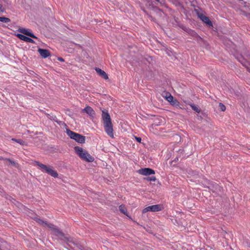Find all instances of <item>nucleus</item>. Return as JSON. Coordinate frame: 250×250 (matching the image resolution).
Wrapping results in <instances>:
<instances>
[{
	"label": "nucleus",
	"instance_id": "dca6fc26",
	"mask_svg": "<svg viewBox=\"0 0 250 250\" xmlns=\"http://www.w3.org/2000/svg\"><path fill=\"white\" fill-rule=\"evenodd\" d=\"M82 112L87 113L91 117H93L95 114L94 110L89 106H86L84 109L82 110Z\"/></svg>",
	"mask_w": 250,
	"mask_h": 250
},
{
	"label": "nucleus",
	"instance_id": "c756f323",
	"mask_svg": "<svg viewBox=\"0 0 250 250\" xmlns=\"http://www.w3.org/2000/svg\"><path fill=\"white\" fill-rule=\"evenodd\" d=\"M58 60L61 62H64V60L62 57H58Z\"/></svg>",
	"mask_w": 250,
	"mask_h": 250
},
{
	"label": "nucleus",
	"instance_id": "aec40b11",
	"mask_svg": "<svg viewBox=\"0 0 250 250\" xmlns=\"http://www.w3.org/2000/svg\"><path fill=\"white\" fill-rule=\"evenodd\" d=\"M161 6L167 7V4L166 0H155Z\"/></svg>",
	"mask_w": 250,
	"mask_h": 250
},
{
	"label": "nucleus",
	"instance_id": "ddd939ff",
	"mask_svg": "<svg viewBox=\"0 0 250 250\" xmlns=\"http://www.w3.org/2000/svg\"><path fill=\"white\" fill-rule=\"evenodd\" d=\"M16 35L19 39H20V40L23 41L25 42H30V43H35V41L33 39H32L31 38H30L28 37H27L24 35L18 33Z\"/></svg>",
	"mask_w": 250,
	"mask_h": 250
},
{
	"label": "nucleus",
	"instance_id": "f257e3e1",
	"mask_svg": "<svg viewBox=\"0 0 250 250\" xmlns=\"http://www.w3.org/2000/svg\"><path fill=\"white\" fill-rule=\"evenodd\" d=\"M34 219L39 224L42 226H46L49 229H50L52 231L51 234L53 235H55L61 239H67L64 236V234L53 224L47 223L46 222H44V221L38 218H35Z\"/></svg>",
	"mask_w": 250,
	"mask_h": 250
},
{
	"label": "nucleus",
	"instance_id": "5701e85b",
	"mask_svg": "<svg viewBox=\"0 0 250 250\" xmlns=\"http://www.w3.org/2000/svg\"><path fill=\"white\" fill-rule=\"evenodd\" d=\"M12 140L13 141L16 142L20 144L21 145H25V142L23 141L21 139H15V138H12Z\"/></svg>",
	"mask_w": 250,
	"mask_h": 250
},
{
	"label": "nucleus",
	"instance_id": "0eeeda50",
	"mask_svg": "<svg viewBox=\"0 0 250 250\" xmlns=\"http://www.w3.org/2000/svg\"><path fill=\"white\" fill-rule=\"evenodd\" d=\"M102 118L104 125L106 124L110 125L112 123L110 115L108 111L105 109L102 110Z\"/></svg>",
	"mask_w": 250,
	"mask_h": 250
},
{
	"label": "nucleus",
	"instance_id": "7c9ffc66",
	"mask_svg": "<svg viewBox=\"0 0 250 250\" xmlns=\"http://www.w3.org/2000/svg\"><path fill=\"white\" fill-rule=\"evenodd\" d=\"M4 2L6 3V4H8L9 2V0H2Z\"/></svg>",
	"mask_w": 250,
	"mask_h": 250
},
{
	"label": "nucleus",
	"instance_id": "f3484780",
	"mask_svg": "<svg viewBox=\"0 0 250 250\" xmlns=\"http://www.w3.org/2000/svg\"><path fill=\"white\" fill-rule=\"evenodd\" d=\"M95 69L98 74L102 78L104 79V80H107L108 79L107 74L104 70L98 67H95Z\"/></svg>",
	"mask_w": 250,
	"mask_h": 250
},
{
	"label": "nucleus",
	"instance_id": "9d476101",
	"mask_svg": "<svg viewBox=\"0 0 250 250\" xmlns=\"http://www.w3.org/2000/svg\"><path fill=\"white\" fill-rule=\"evenodd\" d=\"M138 172L143 175H150L155 174V171L150 168H141L138 170Z\"/></svg>",
	"mask_w": 250,
	"mask_h": 250
},
{
	"label": "nucleus",
	"instance_id": "c85d7f7f",
	"mask_svg": "<svg viewBox=\"0 0 250 250\" xmlns=\"http://www.w3.org/2000/svg\"><path fill=\"white\" fill-rule=\"evenodd\" d=\"M0 11L2 12L5 11V9L3 7V6L1 4H0Z\"/></svg>",
	"mask_w": 250,
	"mask_h": 250
},
{
	"label": "nucleus",
	"instance_id": "2eb2a0df",
	"mask_svg": "<svg viewBox=\"0 0 250 250\" xmlns=\"http://www.w3.org/2000/svg\"><path fill=\"white\" fill-rule=\"evenodd\" d=\"M179 27L189 35L192 36L193 38H194V37L196 36V34H197V33L194 30L188 28L183 25H180Z\"/></svg>",
	"mask_w": 250,
	"mask_h": 250
},
{
	"label": "nucleus",
	"instance_id": "7ed1b4c3",
	"mask_svg": "<svg viewBox=\"0 0 250 250\" xmlns=\"http://www.w3.org/2000/svg\"><path fill=\"white\" fill-rule=\"evenodd\" d=\"M35 164L39 167L42 172H45L54 178L58 177V174L56 170L53 169L52 167L42 164L38 161H35Z\"/></svg>",
	"mask_w": 250,
	"mask_h": 250
},
{
	"label": "nucleus",
	"instance_id": "9b49d317",
	"mask_svg": "<svg viewBox=\"0 0 250 250\" xmlns=\"http://www.w3.org/2000/svg\"><path fill=\"white\" fill-rule=\"evenodd\" d=\"M104 130L106 134L110 137L114 138V133L112 124L104 125Z\"/></svg>",
	"mask_w": 250,
	"mask_h": 250
},
{
	"label": "nucleus",
	"instance_id": "473e14b6",
	"mask_svg": "<svg viewBox=\"0 0 250 250\" xmlns=\"http://www.w3.org/2000/svg\"><path fill=\"white\" fill-rule=\"evenodd\" d=\"M166 94H170V93H169L168 92H166Z\"/></svg>",
	"mask_w": 250,
	"mask_h": 250
},
{
	"label": "nucleus",
	"instance_id": "bb28decb",
	"mask_svg": "<svg viewBox=\"0 0 250 250\" xmlns=\"http://www.w3.org/2000/svg\"><path fill=\"white\" fill-rule=\"evenodd\" d=\"M145 179L148 181H155L156 179L155 176H151L149 177L146 178Z\"/></svg>",
	"mask_w": 250,
	"mask_h": 250
},
{
	"label": "nucleus",
	"instance_id": "393cba45",
	"mask_svg": "<svg viewBox=\"0 0 250 250\" xmlns=\"http://www.w3.org/2000/svg\"><path fill=\"white\" fill-rule=\"evenodd\" d=\"M219 107L220 110L222 111H225L226 110V106L222 103H220L219 104Z\"/></svg>",
	"mask_w": 250,
	"mask_h": 250
},
{
	"label": "nucleus",
	"instance_id": "423d86ee",
	"mask_svg": "<svg viewBox=\"0 0 250 250\" xmlns=\"http://www.w3.org/2000/svg\"><path fill=\"white\" fill-rule=\"evenodd\" d=\"M163 206L161 204L150 206L144 208L142 213H145L148 211L157 212L163 210Z\"/></svg>",
	"mask_w": 250,
	"mask_h": 250
},
{
	"label": "nucleus",
	"instance_id": "1a4fd4ad",
	"mask_svg": "<svg viewBox=\"0 0 250 250\" xmlns=\"http://www.w3.org/2000/svg\"><path fill=\"white\" fill-rule=\"evenodd\" d=\"M164 97L170 103V104L176 107H179L181 108L180 107V104L179 102L175 99L173 98V97L172 96V95H169L168 96H167V95H166V96H164Z\"/></svg>",
	"mask_w": 250,
	"mask_h": 250
},
{
	"label": "nucleus",
	"instance_id": "6ab92c4d",
	"mask_svg": "<svg viewBox=\"0 0 250 250\" xmlns=\"http://www.w3.org/2000/svg\"><path fill=\"white\" fill-rule=\"evenodd\" d=\"M119 210L120 211L123 213V214L127 216V209L125 208V206L124 205H121L119 206Z\"/></svg>",
	"mask_w": 250,
	"mask_h": 250
},
{
	"label": "nucleus",
	"instance_id": "20e7f679",
	"mask_svg": "<svg viewBox=\"0 0 250 250\" xmlns=\"http://www.w3.org/2000/svg\"><path fill=\"white\" fill-rule=\"evenodd\" d=\"M67 135L72 139L74 140L80 144L85 143V137L79 133L74 132L69 129L66 130Z\"/></svg>",
	"mask_w": 250,
	"mask_h": 250
},
{
	"label": "nucleus",
	"instance_id": "a878e982",
	"mask_svg": "<svg viewBox=\"0 0 250 250\" xmlns=\"http://www.w3.org/2000/svg\"><path fill=\"white\" fill-rule=\"evenodd\" d=\"M194 39L195 40L198 42H199L203 40V39L199 35H198L197 33L194 37Z\"/></svg>",
	"mask_w": 250,
	"mask_h": 250
},
{
	"label": "nucleus",
	"instance_id": "f03ea898",
	"mask_svg": "<svg viewBox=\"0 0 250 250\" xmlns=\"http://www.w3.org/2000/svg\"><path fill=\"white\" fill-rule=\"evenodd\" d=\"M74 150L76 153L83 160L87 162H93L94 161V157L83 148L79 146H75L74 147Z\"/></svg>",
	"mask_w": 250,
	"mask_h": 250
},
{
	"label": "nucleus",
	"instance_id": "2f4dec72",
	"mask_svg": "<svg viewBox=\"0 0 250 250\" xmlns=\"http://www.w3.org/2000/svg\"><path fill=\"white\" fill-rule=\"evenodd\" d=\"M5 158H3L2 157H0V160H5Z\"/></svg>",
	"mask_w": 250,
	"mask_h": 250
},
{
	"label": "nucleus",
	"instance_id": "a211bd4d",
	"mask_svg": "<svg viewBox=\"0 0 250 250\" xmlns=\"http://www.w3.org/2000/svg\"><path fill=\"white\" fill-rule=\"evenodd\" d=\"M172 3L177 7H179L181 8L184 9V5L182 2L179 0H172Z\"/></svg>",
	"mask_w": 250,
	"mask_h": 250
},
{
	"label": "nucleus",
	"instance_id": "412c9836",
	"mask_svg": "<svg viewBox=\"0 0 250 250\" xmlns=\"http://www.w3.org/2000/svg\"><path fill=\"white\" fill-rule=\"evenodd\" d=\"M11 20L9 18H6L5 17H0V21L4 22V23H8L10 22Z\"/></svg>",
	"mask_w": 250,
	"mask_h": 250
},
{
	"label": "nucleus",
	"instance_id": "f8f14e48",
	"mask_svg": "<svg viewBox=\"0 0 250 250\" xmlns=\"http://www.w3.org/2000/svg\"><path fill=\"white\" fill-rule=\"evenodd\" d=\"M198 17L200 19V20L205 23L207 25L209 26H212V23L211 21L210 20L208 17L206 16L203 14H198Z\"/></svg>",
	"mask_w": 250,
	"mask_h": 250
},
{
	"label": "nucleus",
	"instance_id": "6e6552de",
	"mask_svg": "<svg viewBox=\"0 0 250 250\" xmlns=\"http://www.w3.org/2000/svg\"><path fill=\"white\" fill-rule=\"evenodd\" d=\"M18 31L21 33L22 35H25L31 38L35 39H38V38L32 32V31L27 28H21L18 29Z\"/></svg>",
	"mask_w": 250,
	"mask_h": 250
},
{
	"label": "nucleus",
	"instance_id": "cd10ccee",
	"mask_svg": "<svg viewBox=\"0 0 250 250\" xmlns=\"http://www.w3.org/2000/svg\"><path fill=\"white\" fill-rule=\"evenodd\" d=\"M135 138L136 139V140L138 142V143H141V141H142V139L140 137H135Z\"/></svg>",
	"mask_w": 250,
	"mask_h": 250
},
{
	"label": "nucleus",
	"instance_id": "39448f33",
	"mask_svg": "<svg viewBox=\"0 0 250 250\" xmlns=\"http://www.w3.org/2000/svg\"><path fill=\"white\" fill-rule=\"evenodd\" d=\"M235 58L250 73V58L249 57L247 59L241 54L237 55L235 56Z\"/></svg>",
	"mask_w": 250,
	"mask_h": 250
},
{
	"label": "nucleus",
	"instance_id": "4468645a",
	"mask_svg": "<svg viewBox=\"0 0 250 250\" xmlns=\"http://www.w3.org/2000/svg\"><path fill=\"white\" fill-rule=\"evenodd\" d=\"M38 51L42 58L45 59L51 56L50 51L47 49L39 48Z\"/></svg>",
	"mask_w": 250,
	"mask_h": 250
},
{
	"label": "nucleus",
	"instance_id": "b1692460",
	"mask_svg": "<svg viewBox=\"0 0 250 250\" xmlns=\"http://www.w3.org/2000/svg\"><path fill=\"white\" fill-rule=\"evenodd\" d=\"M5 160L7 161H8L11 164H12V165H13V166H14L15 167H17V165H18V164L17 163H16L15 162L12 161V160H11L9 158H5Z\"/></svg>",
	"mask_w": 250,
	"mask_h": 250
},
{
	"label": "nucleus",
	"instance_id": "4be33fe9",
	"mask_svg": "<svg viewBox=\"0 0 250 250\" xmlns=\"http://www.w3.org/2000/svg\"><path fill=\"white\" fill-rule=\"evenodd\" d=\"M190 105L193 110H194L197 113L200 112V109L198 108V107L197 105L194 104H190Z\"/></svg>",
	"mask_w": 250,
	"mask_h": 250
}]
</instances>
